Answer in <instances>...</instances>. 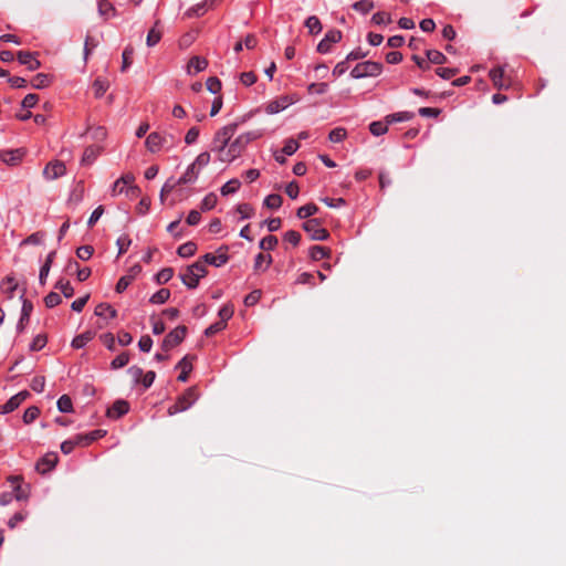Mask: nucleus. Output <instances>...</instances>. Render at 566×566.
Masks as SVG:
<instances>
[{"label":"nucleus","instance_id":"f257e3e1","mask_svg":"<svg viewBox=\"0 0 566 566\" xmlns=\"http://www.w3.org/2000/svg\"><path fill=\"white\" fill-rule=\"evenodd\" d=\"M238 128L237 123H231L222 128H220L213 136L211 150L219 154V159H222V156L227 151L231 143V138L235 134Z\"/></svg>","mask_w":566,"mask_h":566},{"label":"nucleus","instance_id":"f03ea898","mask_svg":"<svg viewBox=\"0 0 566 566\" xmlns=\"http://www.w3.org/2000/svg\"><path fill=\"white\" fill-rule=\"evenodd\" d=\"M208 273L207 268L201 260L188 265L185 272L179 274L181 282L190 290L197 289L201 277Z\"/></svg>","mask_w":566,"mask_h":566},{"label":"nucleus","instance_id":"7ed1b4c3","mask_svg":"<svg viewBox=\"0 0 566 566\" xmlns=\"http://www.w3.org/2000/svg\"><path fill=\"white\" fill-rule=\"evenodd\" d=\"M198 398L199 392L196 386L187 388L185 392L177 398L176 402L168 408V415L174 416L187 410L197 401Z\"/></svg>","mask_w":566,"mask_h":566},{"label":"nucleus","instance_id":"20e7f679","mask_svg":"<svg viewBox=\"0 0 566 566\" xmlns=\"http://www.w3.org/2000/svg\"><path fill=\"white\" fill-rule=\"evenodd\" d=\"M382 64L380 62L374 61H365L357 63L355 67L350 71V76L353 78H364L367 76H378L382 72Z\"/></svg>","mask_w":566,"mask_h":566},{"label":"nucleus","instance_id":"39448f33","mask_svg":"<svg viewBox=\"0 0 566 566\" xmlns=\"http://www.w3.org/2000/svg\"><path fill=\"white\" fill-rule=\"evenodd\" d=\"M322 220L312 218L302 223V229L308 233L311 240L325 241L329 238V232L322 227Z\"/></svg>","mask_w":566,"mask_h":566},{"label":"nucleus","instance_id":"423d86ee","mask_svg":"<svg viewBox=\"0 0 566 566\" xmlns=\"http://www.w3.org/2000/svg\"><path fill=\"white\" fill-rule=\"evenodd\" d=\"M187 332L188 329L185 325H179L170 331L163 339L161 349L169 352L170 349L181 344L187 335Z\"/></svg>","mask_w":566,"mask_h":566},{"label":"nucleus","instance_id":"0eeeda50","mask_svg":"<svg viewBox=\"0 0 566 566\" xmlns=\"http://www.w3.org/2000/svg\"><path fill=\"white\" fill-rule=\"evenodd\" d=\"M343 39V33L338 29H331L325 33V36L317 44V52L321 54H326L331 52L332 44L340 42Z\"/></svg>","mask_w":566,"mask_h":566},{"label":"nucleus","instance_id":"6e6552de","mask_svg":"<svg viewBox=\"0 0 566 566\" xmlns=\"http://www.w3.org/2000/svg\"><path fill=\"white\" fill-rule=\"evenodd\" d=\"M228 251H229L228 245H221L217 250V253H218L217 255H214L212 253H206L199 260H201L203 262L205 266H206V264H210L216 268H219V266L224 265L229 261L230 256L228 254Z\"/></svg>","mask_w":566,"mask_h":566},{"label":"nucleus","instance_id":"1a4fd4ad","mask_svg":"<svg viewBox=\"0 0 566 566\" xmlns=\"http://www.w3.org/2000/svg\"><path fill=\"white\" fill-rule=\"evenodd\" d=\"M248 144L240 137V135L230 143L227 151L222 156L221 161L231 163L242 155Z\"/></svg>","mask_w":566,"mask_h":566},{"label":"nucleus","instance_id":"9d476101","mask_svg":"<svg viewBox=\"0 0 566 566\" xmlns=\"http://www.w3.org/2000/svg\"><path fill=\"white\" fill-rule=\"evenodd\" d=\"M59 462L56 452H48L40 458L35 463V470L41 474H46L52 471Z\"/></svg>","mask_w":566,"mask_h":566},{"label":"nucleus","instance_id":"9b49d317","mask_svg":"<svg viewBox=\"0 0 566 566\" xmlns=\"http://www.w3.org/2000/svg\"><path fill=\"white\" fill-rule=\"evenodd\" d=\"M24 292L25 291L23 290L22 294L20 295V298L22 301V307H21V315H20L19 322L17 324L18 333H22L24 331L25 325L29 323L30 316L33 311V304L30 300L24 297Z\"/></svg>","mask_w":566,"mask_h":566},{"label":"nucleus","instance_id":"f8f14e48","mask_svg":"<svg viewBox=\"0 0 566 566\" xmlns=\"http://www.w3.org/2000/svg\"><path fill=\"white\" fill-rule=\"evenodd\" d=\"M29 397L30 392L28 390H22L15 394L4 405L0 406V415H7L14 411Z\"/></svg>","mask_w":566,"mask_h":566},{"label":"nucleus","instance_id":"ddd939ff","mask_svg":"<svg viewBox=\"0 0 566 566\" xmlns=\"http://www.w3.org/2000/svg\"><path fill=\"white\" fill-rule=\"evenodd\" d=\"M66 174V167L64 163L60 160L50 161L43 170V175L48 180H54L59 177H62Z\"/></svg>","mask_w":566,"mask_h":566},{"label":"nucleus","instance_id":"4468645a","mask_svg":"<svg viewBox=\"0 0 566 566\" xmlns=\"http://www.w3.org/2000/svg\"><path fill=\"white\" fill-rule=\"evenodd\" d=\"M36 52L19 51L17 59L20 64L25 65L29 71H35L41 67V62L35 57Z\"/></svg>","mask_w":566,"mask_h":566},{"label":"nucleus","instance_id":"2eb2a0df","mask_svg":"<svg viewBox=\"0 0 566 566\" xmlns=\"http://www.w3.org/2000/svg\"><path fill=\"white\" fill-rule=\"evenodd\" d=\"M129 411V403L124 399L116 400L106 411V416L112 419H119Z\"/></svg>","mask_w":566,"mask_h":566},{"label":"nucleus","instance_id":"dca6fc26","mask_svg":"<svg viewBox=\"0 0 566 566\" xmlns=\"http://www.w3.org/2000/svg\"><path fill=\"white\" fill-rule=\"evenodd\" d=\"M106 434V430L95 429L87 433H78L76 434L77 442L80 447H88L94 441L103 438Z\"/></svg>","mask_w":566,"mask_h":566},{"label":"nucleus","instance_id":"f3484780","mask_svg":"<svg viewBox=\"0 0 566 566\" xmlns=\"http://www.w3.org/2000/svg\"><path fill=\"white\" fill-rule=\"evenodd\" d=\"M489 76L493 83V85L497 90L509 88L511 85V82H505L504 80V69L502 66H496L490 70Z\"/></svg>","mask_w":566,"mask_h":566},{"label":"nucleus","instance_id":"a211bd4d","mask_svg":"<svg viewBox=\"0 0 566 566\" xmlns=\"http://www.w3.org/2000/svg\"><path fill=\"white\" fill-rule=\"evenodd\" d=\"M196 359V356H189L186 355L180 359V361L177 364L176 368H180L181 373L177 377L178 381L186 382L188 380V376L192 370V363L191 360Z\"/></svg>","mask_w":566,"mask_h":566},{"label":"nucleus","instance_id":"6ab92c4d","mask_svg":"<svg viewBox=\"0 0 566 566\" xmlns=\"http://www.w3.org/2000/svg\"><path fill=\"white\" fill-rule=\"evenodd\" d=\"M103 147L99 145H90L84 149L81 164L84 166L92 165L102 154Z\"/></svg>","mask_w":566,"mask_h":566},{"label":"nucleus","instance_id":"aec40b11","mask_svg":"<svg viewBox=\"0 0 566 566\" xmlns=\"http://www.w3.org/2000/svg\"><path fill=\"white\" fill-rule=\"evenodd\" d=\"M290 104H292V101L289 96H281L280 98L268 103L265 106V112L266 114L273 115L285 109Z\"/></svg>","mask_w":566,"mask_h":566},{"label":"nucleus","instance_id":"412c9836","mask_svg":"<svg viewBox=\"0 0 566 566\" xmlns=\"http://www.w3.org/2000/svg\"><path fill=\"white\" fill-rule=\"evenodd\" d=\"M164 143H165V137L156 132L150 133L145 140L146 148L150 153L159 151L161 149Z\"/></svg>","mask_w":566,"mask_h":566},{"label":"nucleus","instance_id":"4be33fe9","mask_svg":"<svg viewBox=\"0 0 566 566\" xmlns=\"http://www.w3.org/2000/svg\"><path fill=\"white\" fill-rule=\"evenodd\" d=\"M163 36L161 22L160 20L155 21L154 27L148 31L146 38V44L151 48L155 46Z\"/></svg>","mask_w":566,"mask_h":566},{"label":"nucleus","instance_id":"5701e85b","mask_svg":"<svg viewBox=\"0 0 566 566\" xmlns=\"http://www.w3.org/2000/svg\"><path fill=\"white\" fill-rule=\"evenodd\" d=\"M208 61L205 57L201 56H192L187 65V72L188 74H197L199 72H202L207 69Z\"/></svg>","mask_w":566,"mask_h":566},{"label":"nucleus","instance_id":"b1692460","mask_svg":"<svg viewBox=\"0 0 566 566\" xmlns=\"http://www.w3.org/2000/svg\"><path fill=\"white\" fill-rule=\"evenodd\" d=\"M308 255L313 261L329 259L332 255V250L323 245H313L308 250Z\"/></svg>","mask_w":566,"mask_h":566},{"label":"nucleus","instance_id":"393cba45","mask_svg":"<svg viewBox=\"0 0 566 566\" xmlns=\"http://www.w3.org/2000/svg\"><path fill=\"white\" fill-rule=\"evenodd\" d=\"M199 174H200V170L192 163L191 165L188 166L185 174L180 178L177 179V184H180V185L192 184L197 180Z\"/></svg>","mask_w":566,"mask_h":566},{"label":"nucleus","instance_id":"a878e982","mask_svg":"<svg viewBox=\"0 0 566 566\" xmlns=\"http://www.w3.org/2000/svg\"><path fill=\"white\" fill-rule=\"evenodd\" d=\"M97 7L99 15L103 17L105 21L117 14L116 8L108 0H99Z\"/></svg>","mask_w":566,"mask_h":566},{"label":"nucleus","instance_id":"bb28decb","mask_svg":"<svg viewBox=\"0 0 566 566\" xmlns=\"http://www.w3.org/2000/svg\"><path fill=\"white\" fill-rule=\"evenodd\" d=\"M94 314L98 317L112 319L117 316V311L108 303H99L95 307Z\"/></svg>","mask_w":566,"mask_h":566},{"label":"nucleus","instance_id":"cd10ccee","mask_svg":"<svg viewBox=\"0 0 566 566\" xmlns=\"http://www.w3.org/2000/svg\"><path fill=\"white\" fill-rule=\"evenodd\" d=\"M95 337V332L86 331L77 336H75L71 343V346L75 349H81L86 346L88 342H91Z\"/></svg>","mask_w":566,"mask_h":566},{"label":"nucleus","instance_id":"c85d7f7f","mask_svg":"<svg viewBox=\"0 0 566 566\" xmlns=\"http://www.w3.org/2000/svg\"><path fill=\"white\" fill-rule=\"evenodd\" d=\"M0 158L8 165H17L22 158V153L20 149L3 150L0 153Z\"/></svg>","mask_w":566,"mask_h":566},{"label":"nucleus","instance_id":"c756f323","mask_svg":"<svg viewBox=\"0 0 566 566\" xmlns=\"http://www.w3.org/2000/svg\"><path fill=\"white\" fill-rule=\"evenodd\" d=\"M52 82V76L44 73H38L35 76H33L31 81V85L35 90H42L48 87Z\"/></svg>","mask_w":566,"mask_h":566},{"label":"nucleus","instance_id":"7c9ffc66","mask_svg":"<svg viewBox=\"0 0 566 566\" xmlns=\"http://www.w3.org/2000/svg\"><path fill=\"white\" fill-rule=\"evenodd\" d=\"M304 24H305V28L308 30V33L312 35H317L323 30V25L316 15H310L305 20Z\"/></svg>","mask_w":566,"mask_h":566},{"label":"nucleus","instance_id":"2f4dec72","mask_svg":"<svg viewBox=\"0 0 566 566\" xmlns=\"http://www.w3.org/2000/svg\"><path fill=\"white\" fill-rule=\"evenodd\" d=\"M318 207L313 203H306L296 210V217L300 219H307L318 212Z\"/></svg>","mask_w":566,"mask_h":566},{"label":"nucleus","instance_id":"473e14b6","mask_svg":"<svg viewBox=\"0 0 566 566\" xmlns=\"http://www.w3.org/2000/svg\"><path fill=\"white\" fill-rule=\"evenodd\" d=\"M196 252H197V244L192 241H188V242L179 245L177 249V254L180 258H190V256L195 255Z\"/></svg>","mask_w":566,"mask_h":566},{"label":"nucleus","instance_id":"72a5a7b5","mask_svg":"<svg viewBox=\"0 0 566 566\" xmlns=\"http://www.w3.org/2000/svg\"><path fill=\"white\" fill-rule=\"evenodd\" d=\"M134 52L135 50L132 44L126 45V48L124 49L122 54V72H126L127 69L132 65Z\"/></svg>","mask_w":566,"mask_h":566},{"label":"nucleus","instance_id":"f704fd0d","mask_svg":"<svg viewBox=\"0 0 566 566\" xmlns=\"http://www.w3.org/2000/svg\"><path fill=\"white\" fill-rule=\"evenodd\" d=\"M415 117V114L412 112H398L394 114H389L386 116L387 123L392 124L397 122H408L411 120Z\"/></svg>","mask_w":566,"mask_h":566},{"label":"nucleus","instance_id":"c9c22d12","mask_svg":"<svg viewBox=\"0 0 566 566\" xmlns=\"http://www.w3.org/2000/svg\"><path fill=\"white\" fill-rule=\"evenodd\" d=\"M426 56L430 63L442 65L448 62V57L438 50H427Z\"/></svg>","mask_w":566,"mask_h":566},{"label":"nucleus","instance_id":"e433bc0d","mask_svg":"<svg viewBox=\"0 0 566 566\" xmlns=\"http://www.w3.org/2000/svg\"><path fill=\"white\" fill-rule=\"evenodd\" d=\"M272 262H273V259L270 254L258 253L254 259V265H253L254 271L258 272V271L262 270L263 263H265V268L263 269V271H265L266 269L270 268Z\"/></svg>","mask_w":566,"mask_h":566},{"label":"nucleus","instance_id":"4c0bfd02","mask_svg":"<svg viewBox=\"0 0 566 566\" xmlns=\"http://www.w3.org/2000/svg\"><path fill=\"white\" fill-rule=\"evenodd\" d=\"M57 409L62 413L73 412V402L69 395H62L56 402Z\"/></svg>","mask_w":566,"mask_h":566},{"label":"nucleus","instance_id":"58836bf2","mask_svg":"<svg viewBox=\"0 0 566 566\" xmlns=\"http://www.w3.org/2000/svg\"><path fill=\"white\" fill-rule=\"evenodd\" d=\"M241 182L239 179L233 178L227 181L220 189L222 196L235 193L240 189Z\"/></svg>","mask_w":566,"mask_h":566},{"label":"nucleus","instance_id":"ea45409f","mask_svg":"<svg viewBox=\"0 0 566 566\" xmlns=\"http://www.w3.org/2000/svg\"><path fill=\"white\" fill-rule=\"evenodd\" d=\"M1 289L8 295L9 298H12L14 295V291L18 289V283L13 277L7 276L1 282Z\"/></svg>","mask_w":566,"mask_h":566},{"label":"nucleus","instance_id":"a19ab883","mask_svg":"<svg viewBox=\"0 0 566 566\" xmlns=\"http://www.w3.org/2000/svg\"><path fill=\"white\" fill-rule=\"evenodd\" d=\"M170 295H171L170 290L164 287V289H160L159 291H157L156 293H154L150 296L149 302L151 304H164L169 300Z\"/></svg>","mask_w":566,"mask_h":566},{"label":"nucleus","instance_id":"79ce46f5","mask_svg":"<svg viewBox=\"0 0 566 566\" xmlns=\"http://www.w3.org/2000/svg\"><path fill=\"white\" fill-rule=\"evenodd\" d=\"M108 87H109V84L106 80H102V78L97 77L93 82L94 96L96 98L103 97L104 94L106 93V91L108 90Z\"/></svg>","mask_w":566,"mask_h":566},{"label":"nucleus","instance_id":"37998d69","mask_svg":"<svg viewBox=\"0 0 566 566\" xmlns=\"http://www.w3.org/2000/svg\"><path fill=\"white\" fill-rule=\"evenodd\" d=\"M388 125H389V123H387L386 118H385V122H380V120L373 122L369 125V132L374 136H381L388 132Z\"/></svg>","mask_w":566,"mask_h":566},{"label":"nucleus","instance_id":"c03bdc74","mask_svg":"<svg viewBox=\"0 0 566 566\" xmlns=\"http://www.w3.org/2000/svg\"><path fill=\"white\" fill-rule=\"evenodd\" d=\"M277 243V238L273 234H269L261 239V241L259 242V248L264 251H271L276 248Z\"/></svg>","mask_w":566,"mask_h":566},{"label":"nucleus","instance_id":"a18cd8bd","mask_svg":"<svg viewBox=\"0 0 566 566\" xmlns=\"http://www.w3.org/2000/svg\"><path fill=\"white\" fill-rule=\"evenodd\" d=\"M283 199L277 193H271L265 197L263 205L272 210H276L282 206Z\"/></svg>","mask_w":566,"mask_h":566},{"label":"nucleus","instance_id":"49530a36","mask_svg":"<svg viewBox=\"0 0 566 566\" xmlns=\"http://www.w3.org/2000/svg\"><path fill=\"white\" fill-rule=\"evenodd\" d=\"M217 202H218L217 195L213 192H210V193L206 195L205 198L201 200L200 209L202 211H210L217 206Z\"/></svg>","mask_w":566,"mask_h":566},{"label":"nucleus","instance_id":"de8ad7c7","mask_svg":"<svg viewBox=\"0 0 566 566\" xmlns=\"http://www.w3.org/2000/svg\"><path fill=\"white\" fill-rule=\"evenodd\" d=\"M48 343V336L46 334H38L33 337L29 348L31 352H39Z\"/></svg>","mask_w":566,"mask_h":566},{"label":"nucleus","instance_id":"09e8293b","mask_svg":"<svg viewBox=\"0 0 566 566\" xmlns=\"http://www.w3.org/2000/svg\"><path fill=\"white\" fill-rule=\"evenodd\" d=\"M40 408L36 406H30L25 409L22 420L25 424H30L40 416Z\"/></svg>","mask_w":566,"mask_h":566},{"label":"nucleus","instance_id":"8fccbe9b","mask_svg":"<svg viewBox=\"0 0 566 566\" xmlns=\"http://www.w3.org/2000/svg\"><path fill=\"white\" fill-rule=\"evenodd\" d=\"M352 7L354 10L360 12L361 14H367L374 9L375 4L371 0H359L356 1Z\"/></svg>","mask_w":566,"mask_h":566},{"label":"nucleus","instance_id":"3c124183","mask_svg":"<svg viewBox=\"0 0 566 566\" xmlns=\"http://www.w3.org/2000/svg\"><path fill=\"white\" fill-rule=\"evenodd\" d=\"M174 276V269L172 268H164L161 269L155 276V280L158 284H166L169 282Z\"/></svg>","mask_w":566,"mask_h":566},{"label":"nucleus","instance_id":"603ef678","mask_svg":"<svg viewBox=\"0 0 566 566\" xmlns=\"http://www.w3.org/2000/svg\"><path fill=\"white\" fill-rule=\"evenodd\" d=\"M347 137V130L344 127H336L328 134V139L332 143H340Z\"/></svg>","mask_w":566,"mask_h":566},{"label":"nucleus","instance_id":"864d4df0","mask_svg":"<svg viewBox=\"0 0 566 566\" xmlns=\"http://www.w3.org/2000/svg\"><path fill=\"white\" fill-rule=\"evenodd\" d=\"M371 22L376 25H386L391 23V17L388 12L385 11H378L373 14Z\"/></svg>","mask_w":566,"mask_h":566},{"label":"nucleus","instance_id":"5fc2aeb1","mask_svg":"<svg viewBox=\"0 0 566 566\" xmlns=\"http://www.w3.org/2000/svg\"><path fill=\"white\" fill-rule=\"evenodd\" d=\"M129 361V354L128 352H123L119 355H117L111 363L112 369H118L125 367Z\"/></svg>","mask_w":566,"mask_h":566},{"label":"nucleus","instance_id":"6e6d98bb","mask_svg":"<svg viewBox=\"0 0 566 566\" xmlns=\"http://www.w3.org/2000/svg\"><path fill=\"white\" fill-rule=\"evenodd\" d=\"M55 289L60 290L61 293L66 298H70L74 295V289L69 281H63V280L57 281L55 284Z\"/></svg>","mask_w":566,"mask_h":566},{"label":"nucleus","instance_id":"4d7b16f0","mask_svg":"<svg viewBox=\"0 0 566 566\" xmlns=\"http://www.w3.org/2000/svg\"><path fill=\"white\" fill-rule=\"evenodd\" d=\"M298 148H300L298 142L293 138H289L287 140H285V144H284L283 148L281 149V153L286 156H292L293 154H295L297 151Z\"/></svg>","mask_w":566,"mask_h":566},{"label":"nucleus","instance_id":"13d9d810","mask_svg":"<svg viewBox=\"0 0 566 566\" xmlns=\"http://www.w3.org/2000/svg\"><path fill=\"white\" fill-rule=\"evenodd\" d=\"M301 241V233L295 230H289L283 235V242L297 247Z\"/></svg>","mask_w":566,"mask_h":566},{"label":"nucleus","instance_id":"bf43d9fd","mask_svg":"<svg viewBox=\"0 0 566 566\" xmlns=\"http://www.w3.org/2000/svg\"><path fill=\"white\" fill-rule=\"evenodd\" d=\"M130 244H132V239L129 238L128 234L120 235L116 241V245L118 247V256L126 253V251L128 250Z\"/></svg>","mask_w":566,"mask_h":566},{"label":"nucleus","instance_id":"052dcab7","mask_svg":"<svg viewBox=\"0 0 566 566\" xmlns=\"http://www.w3.org/2000/svg\"><path fill=\"white\" fill-rule=\"evenodd\" d=\"M44 232L42 231H36L32 234H30L28 238H25L22 242H21V245H28V244H34V245H38V244H41L43 239H44Z\"/></svg>","mask_w":566,"mask_h":566},{"label":"nucleus","instance_id":"680f3d73","mask_svg":"<svg viewBox=\"0 0 566 566\" xmlns=\"http://www.w3.org/2000/svg\"><path fill=\"white\" fill-rule=\"evenodd\" d=\"M28 517L27 511H20L14 513L8 521V527L13 530L17 527V525L21 522H23Z\"/></svg>","mask_w":566,"mask_h":566},{"label":"nucleus","instance_id":"e2e57ef3","mask_svg":"<svg viewBox=\"0 0 566 566\" xmlns=\"http://www.w3.org/2000/svg\"><path fill=\"white\" fill-rule=\"evenodd\" d=\"M459 73V69L454 67H438L436 74L443 80H450Z\"/></svg>","mask_w":566,"mask_h":566},{"label":"nucleus","instance_id":"0e129e2a","mask_svg":"<svg viewBox=\"0 0 566 566\" xmlns=\"http://www.w3.org/2000/svg\"><path fill=\"white\" fill-rule=\"evenodd\" d=\"M13 496L18 500V501H25L29 499L30 496V486L27 485V486H22L21 484H18L17 486H14V494Z\"/></svg>","mask_w":566,"mask_h":566},{"label":"nucleus","instance_id":"69168bd1","mask_svg":"<svg viewBox=\"0 0 566 566\" xmlns=\"http://www.w3.org/2000/svg\"><path fill=\"white\" fill-rule=\"evenodd\" d=\"M206 86L210 93L217 94L221 91L222 84L218 77L211 76L207 80Z\"/></svg>","mask_w":566,"mask_h":566},{"label":"nucleus","instance_id":"338daca9","mask_svg":"<svg viewBox=\"0 0 566 566\" xmlns=\"http://www.w3.org/2000/svg\"><path fill=\"white\" fill-rule=\"evenodd\" d=\"M94 248L92 245H82L76 250V256L83 261H87L92 258Z\"/></svg>","mask_w":566,"mask_h":566},{"label":"nucleus","instance_id":"774afa93","mask_svg":"<svg viewBox=\"0 0 566 566\" xmlns=\"http://www.w3.org/2000/svg\"><path fill=\"white\" fill-rule=\"evenodd\" d=\"M61 302H62V298H61L60 294H57L55 292H50L44 297V304L49 308H53V307L57 306Z\"/></svg>","mask_w":566,"mask_h":566}]
</instances>
